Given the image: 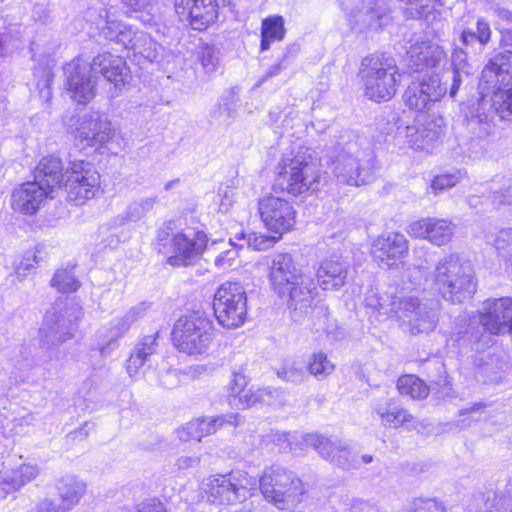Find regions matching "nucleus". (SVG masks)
<instances>
[{
    "label": "nucleus",
    "instance_id": "680f3d73",
    "mask_svg": "<svg viewBox=\"0 0 512 512\" xmlns=\"http://www.w3.org/2000/svg\"><path fill=\"white\" fill-rule=\"evenodd\" d=\"M34 512H68L61 501L44 497L36 503Z\"/></svg>",
    "mask_w": 512,
    "mask_h": 512
},
{
    "label": "nucleus",
    "instance_id": "f257e3e1",
    "mask_svg": "<svg viewBox=\"0 0 512 512\" xmlns=\"http://www.w3.org/2000/svg\"><path fill=\"white\" fill-rule=\"evenodd\" d=\"M64 73L70 96L79 104H86L93 99L97 73L113 83L116 89H121L131 80L125 60L108 52L96 56L91 64L75 58L64 67Z\"/></svg>",
    "mask_w": 512,
    "mask_h": 512
},
{
    "label": "nucleus",
    "instance_id": "f8f14e48",
    "mask_svg": "<svg viewBox=\"0 0 512 512\" xmlns=\"http://www.w3.org/2000/svg\"><path fill=\"white\" fill-rule=\"evenodd\" d=\"M318 179L317 164L311 157L299 153L292 158L285 157L279 163L274 189L296 196L310 189L315 190Z\"/></svg>",
    "mask_w": 512,
    "mask_h": 512
},
{
    "label": "nucleus",
    "instance_id": "a18cd8bd",
    "mask_svg": "<svg viewBox=\"0 0 512 512\" xmlns=\"http://www.w3.org/2000/svg\"><path fill=\"white\" fill-rule=\"evenodd\" d=\"M132 51L153 62L157 61L159 56H161L163 47L153 40L148 33L140 31V33L136 34L132 44Z\"/></svg>",
    "mask_w": 512,
    "mask_h": 512
},
{
    "label": "nucleus",
    "instance_id": "4c0bfd02",
    "mask_svg": "<svg viewBox=\"0 0 512 512\" xmlns=\"http://www.w3.org/2000/svg\"><path fill=\"white\" fill-rule=\"evenodd\" d=\"M57 490L60 501L70 511L86 492V483L73 475L63 476L57 483Z\"/></svg>",
    "mask_w": 512,
    "mask_h": 512
},
{
    "label": "nucleus",
    "instance_id": "a19ab883",
    "mask_svg": "<svg viewBox=\"0 0 512 512\" xmlns=\"http://www.w3.org/2000/svg\"><path fill=\"white\" fill-rule=\"evenodd\" d=\"M104 37L110 41L122 44L126 49L132 50V44L139 30H133L131 26L119 21H106L105 27L102 28Z\"/></svg>",
    "mask_w": 512,
    "mask_h": 512
},
{
    "label": "nucleus",
    "instance_id": "20e7f679",
    "mask_svg": "<svg viewBox=\"0 0 512 512\" xmlns=\"http://www.w3.org/2000/svg\"><path fill=\"white\" fill-rule=\"evenodd\" d=\"M207 245V235L199 228H179L173 221L165 223L157 233L160 253L168 255L172 266H187L200 258Z\"/></svg>",
    "mask_w": 512,
    "mask_h": 512
},
{
    "label": "nucleus",
    "instance_id": "9b49d317",
    "mask_svg": "<svg viewBox=\"0 0 512 512\" xmlns=\"http://www.w3.org/2000/svg\"><path fill=\"white\" fill-rule=\"evenodd\" d=\"M172 336L180 352L203 354L208 351L213 339V323L205 312L193 311L177 320Z\"/></svg>",
    "mask_w": 512,
    "mask_h": 512
},
{
    "label": "nucleus",
    "instance_id": "5701e85b",
    "mask_svg": "<svg viewBox=\"0 0 512 512\" xmlns=\"http://www.w3.org/2000/svg\"><path fill=\"white\" fill-rule=\"evenodd\" d=\"M174 7L180 20L194 30H205L218 18L217 0H174Z\"/></svg>",
    "mask_w": 512,
    "mask_h": 512
},
{
    "label": "nucleus",
    "instance_id": "09e8293b",
    "mask_svg": "<svg viewBox=\"0 0 512 512\" xmlns=\"http://www.w3.org/2000/svg\"><path fill=\"white\" fill-rule=\"evenodd\" d=\"M218 54V51L213 45L202 44L198 47L197 58L200 61L202 68L207 75L214 74L218 69Z\"/></svg>",
    "mask_w": 512,
    "mask_h": 512
},
{
    "label": "nucleus",
    "instance_id": "c9c22d12",
    "mask_svg": "<svg viewBox=\"0 0 512 512\" xmlns=\"http://www.w3.org/2000/svg\"><path fill=\"white\" fill-rule=\"evenodd\" d=\"M34 178V182L43 185L52 194L54 188L66 179L61 159L56 156L42 158L36 167Z\"/></svg>",
    "mask_w": 512,
    "mask_h": 512
},
{
    "label": "nucleus",
    "instance_id": "6ab92c4d",
    "mask_svg": "<svg viewBox=\"0 0 512 512\" xmlns=\"http://www.w3.org/2000/svg\"><path fill=\"white\" fill-rule=\"evenodd\" d=\"M71 134L78 145L96 147L104 145L112 138L113 129L110 121L98 112H92L78 118Z\"/></svg>",
    "mask_w": 512,
    "mask_h": 512
},
{
    "label": "nucleus",
    "instance_id": "f704fd0d",
    "mask_svg": "<svg viewBox=\"0 0 512 512\" xmlns=\"http://www.w3.org/2000/svg\"><path fill=\"white\" fill-rule=\"evenodd\" d=\"M248 380L246 376L240 372H234V378L230 383V399L231 407L237 409H248L260 403L259 387L250 386L247 388Z\"/></svg>",
    "mask_w": 512,
    "mask_h": 512
},
{
    "label": "nucleus",
    "instance_id": "f3484780",
    "mask_svg": "<svg viewBox=\"0 0 512 512\" xmlns=\"http://www.w3.org/2000/svg\"><path fill=\"white\" fill-rule=\"evenodd\" d=\"M68 197L78 204L95 197L100 187V174L94 166L83 160H74L65 170Z\"/></svg>",
    "mask_w": 512,
    "mask_h": 512
},
{
    "label": "nucleus",
    "instance_id": "bb28decb",
    "mask_svg": "<svg viewBox=\"0 0 512 512\" xmlns=\"http://www.w3.org/2000/svg\"><path fill=\"white\" fill-rule=\"evenodd\" d=\"M408 253V241L398 232H387L373 242L371 254L380 265L392 267Z\"/></svg>",
    "mask_w": 512,
    "mask_h": 512
},
{
    "label": "nucleus",
    "instance_id": "0e129e2a",
    "mask_svg": "<svg viewBox=\"0 0 512 512\" xmlns=\"http://www.w3.org/2000/svg\"><path fill=\"white\" fill-rule=\"evenodd\" d=\"M460 179V175L458 174H442L438 175L434 178L432 182V188L434 190H444L446 188H450L455 186Z\"/></svg>",
    "mask_w": 512,
    "mask_h": 512
},
{
    "label": "nucleus",
    "instance_id": "6e6552de",
    "mask_svg": "<svg viewBox=\"0 0 512 512\" xmlns=\"http://www.w3.org/2000/svg\"><path fill=\"white\" fill-rule=\"evenodd\" d=\"M434 288L451 303H463L476 292L471 266L458 255L445 257L433 272Z\"/></svg>",
    "mask_w": 512,
    "mask_h": 512
},
{
    "label": "nucleus",
    "instance_id": "052dcab7",
    "mask_svg": "<svg viewBox=\"0 0 512 512\" xmlns=\"http://www.w3.org/2000/svg\"><path fill=\"white\" fill-rule=\"evenodd\" d=\"M37 255L36 253L28 252L23 258L19 261V263L15 267V274L18 278L23 279L27 276L28 272L35 268V264L37 263Z\"/></svg>",
    "mask_w": 512,
    "mask_h": 512
},
{
    "label": "nucleus",
    "instance_id": "0eeeda50",
    "mask_svg": "<svg viewBox=\"0 0 512 512\" xmlns=\"http://www.w3.org/2000/svg\"><path fill=\"white\" fill-rule=\"evenodd\" d=\"M359 77L365 95L375 102L390 100L401 80L395 59L387 53H375L363 58Z\"/></svg>",
    "mask_w": 512,
    "mask_h": 512
},
{
    "label": "nucleus",
    "instance_id": "39448f33",
    "mask_svg": "<svg viewBox=\"0 0 512 512\" xmlns=\"http://www.w3.org/2000/svg\"><path fill=\"white\" fill-rule=\"evenodd\" d=\"M496 116L498 113L491 98L482 97L469 108L463 120L460 145L470 157L477 158L488 151L498 135Z\"/></svg>",
    "mask_w": 512,
    "mask_h": 512
},
{
    "label": "nucleus",
    "instance_id": "69168bd1",
    "mask_svg": "<svg viewBox=\"0 0 512 512\" xmlns=\"http://www.w3.org/2000/svg\"><path fill=\"white\" fill-rule=\"evenodd\" d=\"M237 256L238 252L236 249L223 251L218 256H216L214 260L215 266L219 269H228L232 267L233 262Z\"/></svg>",
    "mask_w": 512,
    "mask_h": 512
},
{
    "label": "nucleus",
    "instance_id": "a878e982",
    "mask_svg": "<svg viewBox=\"0 0 512 512\" xmlns=\"http://www.w3.org/2000/svg\"><path fill=\"white\" fill-rule=\"evenodd\" d=\"M404 3V13L411 19H423L426 23V34L440 39L448 22L442 18L441 13L435 9L437 0H401Z\"/></svg>",
    "mask_w": 512,
    "mask_h": 512
},
{
    "label": "nucleus",
    "instance_id": "a211bd4d",
    "mask_svg": "<svg viewBox=\"0 0 512 512\" xmlns=\"http://www.w3.org/2000/svg\"><path fill=\"white\" fill-rule=\"evenodd\" d=\"M258 211L265 227L281 236L293 229L296 223V211L286 200L267 196L259 200Z\"/></svg>",
    "mask_w": 512,
    "mask_h": 512
},
{
    "label": "nucleus",
    "instance_id": "f03ea898",
    "mask_svg": "<svg viewBox=\"0 0 512 512\" xmlns=\"http://www.w3.org/2000/svg\"><path fill=\"white\" fill-rule=\"evenodd\" d=\"M269 281L273 291L286 302L294 318H301L312 308L316 284L297 268L289 253H277L269 263Z\"/></svg>",
    "mask_w": 512,
    "mask_h": 512
},
{
    "label": "nucleus",
    "instance_id": "13d9d810",
    "mask_svg": "<svg viewBox=\"0 0 512 512\" xmlns=\"http://www.w3.org/2000/svg\"><path fill=\"white\" fill-rule=\"evenodd\" d=\"M305 375L303 367L296 366L294 363L283 366L277 372V376L279 378L292 383H301L304 380Z\"/></svg>",
    "mask_w": 512,
    "mask_h": 512
},
{
    "label": "nucleus",
    "instance_id": "2eb2a0df",
    "mask_svg": "<svg viewBox=\"0 0 512 512\" xmlns=\"http://www.w3.org/2000/svg\"><path fill=\"white\" fill-rule=\"evenodd\" d=\"M82 316V307L74 302L59 311H48L40 329L42 343L50 348L71 339Z\"/></svg>",
    "mask_w": 512,
    "mask_h": 512
},
{
    "label": "nucleus",
    "instance_id": "774afa93",
    "mask_svg": "<svg viewBox=\"0 0 512 512\" xmlns=\"http://www.w3.org/2000/svg\"><path fill=\"white\" fill-rule=\"evenodd\" d=\"M136 512H167L162 502L156 499H149L142 502Z\"/></svg>",
    "mask_w": 512,
    "mask_h": 512
},
{
    "label": "nucleus",
    "instance_id": "aec40b11",
    "mask_svg": "<svg viewBox=\"0 0 512 512\" xmlns=\"http://www.w3.org/2000/svg\"><path fill=\"white\" fill-rule=\"evenodd\" d=\"M479 322L493 335L507 334L512 330V298H489L479 310Z\"/></svg>",
    "mask_w": 512,
    "mask_h": 512
},
{
    "label": "nucleus",
    "instance_id": "5fc2aeb1",
    "mask_svg": "<svg viewBox=\"0 0 512 512\" xmlns=\"http://www.w3.org/2000/svg\"><path fill=\"white\" fill-rule=\"evenodd\" d=\"M211 117L220 124H228L235 117V104L228 100H221L211 112Z\"/></svg>",
    "mask_w": 512,
    "mask_h": 512
},
{
    "label": "nucleus",
    "instance_id": "de8ad7c7",
    "mask_svg": "<svg viewBox=\"0 0 512 512\" xmlns=\"http://www.w3.org/2000/svg\"><path fill=\"white\" fill-rule=\"evenodd\" d=\"M51 286L62 293H72L78 290L80 282L71 269H61L55 272Z\"/></svg>",
    "mask_w": 512,
    "mask_h": 512
},
{
    "label": "nucleus",
    "instance_id": "6e6d98bb",
    "mask_svg": "<svg viewBox=\"0 0 512 512\" xmlns=\"http://www.w3.org/2000/svg\"><path fill=\"white\" fill-rule=\"evenodd\" d=\"M481 192L488 193L487 197L491 198L495 205H512V181L501 191L483 185Z\"/></svg>",
    "mask_w": 512,
    "mask_h": 512
},
{
    "label": "nucleus",
    "instance_id": "7c9ffc66",
    "mask_svg": "<svg viewBox=\"0 0 512 512\" xmlns=\"http://www.w3.org/2000/svg\"><path fill=\"white\" fill-rule=\"evenodd\" d=\"M397 389L401 395L410 396L412 399H423L429 393L436 398H444L451 394L452 388L446 378L426 385L415 375L401 376L397 381Z\"/></svg>",
    "mask_w": 512,
    "mask_h": 512
},
{
    "label": "nucleus",
    "instance_id": "393cba45",
    "mask_svg": "<svg viewBox=\"0 0 512 512\" xmlns=\"http://www.w3.org/2000/svg\"><path fill=\"white\" fill-rule=\"evenodd\" d=\"M406 54L407 66L411 72L438 69L445 61L443 48L436 42L425 40L422 36L414 39Z\"/></svg>",
    "mask_w": 512,
    "mask_h": 512
},
{
    "label": "nucleus",
    "instance_id": "79ce46f5",
    "mask_svg": "<svg viewBox=\"0 0 512 512\" xmlns=\"http://www.w3.org/2000/svg\"><path fill=\"white\" fill-rule=\"evenodd\" d=\"M281 236H269L262 233H251L248 236L244 232H239L234 235V237L229 239L231 245L235 248H242L243 244H240L238 241H243L247 244L248 247L257 250L264 251L268 250L274 246V244L280 239Z\"/></svg>",
    "mask_w": 512,
    "mask_h": 512
},
{
    "label": "nucleus",
    "instance_id": "9d476101",
    "mask_svg": "<svg viewBox=\"0 0 512 512\" xmlns=\"http://www.w3.org/2000/svg\"><path fill=\"white\" fill-rule=\"evenodd\" d=\"M454 49L452 60L455 64H463L477 60L491 41L492 30L489 22L483 17L468 15L467 20L454 27Z\"/></svg>",
    "mask_w": 512,
    "mask_h": 512
},
{
    "label": "nucleus",
    "instance_id": "4be33fe9",
    "mask_svg": "<svg viewBox=\"0 0 512 512\" xmlns=\"http://www.w3.org/2000/svg\"><path fill=\"white\" fill-rule=\"evenodd\" d=\"M353 29H379L383 25L386 11L375 0H339Z\"/></svg>",
    "mask_w": 512,
    "mask_h": 512
},
{
    "label": "nucleus",
    "instance_id": "7ed1b4c3",
    "mask_svg": "<svg viewBox=\"0 0 512 512\" xmlns=\"http://www.w3.org/2000/svg\"><path fill=\"white\" fill-rule=\"evenodd\" d=\"M366 304L381 315L395 316L407 323L412 334L429 333L438 321L437 303L434 300L420 302L413 295L370 296L366 298Z\"/></svg>",
    "mask_w": 512,
    "mask_h": 512
},
{
    "label": "nucleus",
    "instance_id": "4d7b16f0",
    "mask_svg": "<svg viewBox=\"0 0 512 512\" xmlns=\"http://www.w3.org/2000/svg\"><path fill=\"white\" fill-rule=\"evenodd\" d=\"M494 246L503 257L512 255V228L500 230L494 239Z\"/></svg>",
    "mask_w": 512,
    "mask_h": 512
},
{
    "label": "nucleus",
    "instance_id": "ddd939ff",
    "mask_svg": "<svg viewBox=\"0 0 512 512\" xmlns=\"http://www.w3.org/2000/svg\"><path fill=\"white\" fill-rule=\"evenodd\" d=\"M256 487V477L243 470H234L209 477L205 484V492L209 502L229 505L244 502L252 496V491Z\"/></svg>",
    "mask_w": 512,
    "mask_h": 512
},
{
    "label": "nucleus",
    "instance_id": "ea45409f",
    "mask_svg": "<svg viewBox=\"0 0 512 512\" xmlns=\"http://www.w3.org/2000/svg\"><path fill=\"white\" fill-rule=\"evenodd\" d=\"M284 23V18L280 15H270L262 20L261 51L268 50L272 42L284 39L286 33Z\"/></svg>",
    "mask_w": 512,
    "mask_h": 512
},
{
    "label": "nucleus",
    "instance_id": "bf43d9fd",
    "mask_svg": "<svg viewBox=\"0 0 512 512\" xmlns=\"http://www.w3.org/2000/svg\"><path fill=\"white\" fill-rule=\"evenodd\" d=\"M35 76L39 78L37 81V87L40 91L41 96L45 99H49L51 96L50 84L53 79V73L51 69L47 67L43 69H38L35 72Z\"/></svg>",
    "mask_w": 512,
    "mask_h": 512
},
{
    "label": "nucleus",
    "instance_id": "603ef678",
    "mask_svg": "<svg viewBox=\"0 0 512 512\" xmlns=\"http://www.w3.org/2000/svg\"><path fill=\"white\" fill-rule=\"evenodd\" d=\"M419 125H410L405 127V138L409 146L415 150L429 151L431 145L429 141L424 138V133Z\"/></svg>",
    "mask_w": 512,
    "mask_h": 512
},
{
    "label": "nucleus",
    "instance_id": "864d4df0",
    "mask_svg": "<svg viewBox=\"0 0 512 512\" xmlns=\"http://www.w3.org/2000/svg\"><path fill=\"white\" fill-rule=\"evenodd\" d=\"M125 6H127L133 12H140L141 16L139 19L144 24H151L153 21V15L151 13L153 9V0H121Z\"/></svg>",
    "mask_w": 512,
    "mask_h": 512
},
{
    "label": "nucleus",
    "instance_id": "c756f323",
    "mask_svg": "<svg viewBox=\"0 0 512 512\" xmlns=\"http://www.w3.org/2000/svg\"><path fill=\"white\" fill-rule=\"evenodd\" d=\"M372 413L385 428H399L414 421L415 417L393 397H380L372 402Z\"/></svg>",
    "mask_w": 512,
    "mask_h": 512
},
{
    "label": "nucleus",
    "instance_id": "e433bc0d",
    "mask_svg": "<svg viewBox=\"0 0 512 512\" xmlns=\"http://www.w3.org/2000/svg\"><path fill=\"white\" fill-rule=\"evenodd\" d=\"M149 307L150 304L147 302L138 303L130 308L122 318L118 319L112 328V336L114 339L98 347L100 354L102 356L108 355L115 348V339L125 334L137 319L146 315Z\"/></svg>",
    "mask_w": 512,
    "mask_h": 512
},
{
    "label": "nucleus",
    "instance_id": "3c124183",
    "mask_svg": "<svg viewBox=\"0 0 512 512\" xmlns=\"http://www.w3.org/2000/svg\"><path fill=\"white\" fill-rule=\"evenodd\" d=\"M334 370V364L327 358L326 354L319 352L312 355L308 371L316 377H326Z\"/></svg>",
    "mask_w": 512,
    "mask_h": 512
},
{
    "label": "nucleus",
    "instance_id": "8fccbe9b",
    "mask_svg": "<svg viewBox=\"0 0 512 512\" xmlns=\"http://www.w3.org/2000/svg\"><path fill=\"white\" fill-rule=\"evenodd\" d=\"M157 203V197H146L130 203L126 209V219L129 221H138L145 217Z\"/></svg>",
    "mask_w": 512,
    "mask_h": 512
},
{
    "label": "nucleus",
    "instance_id": "49530a36",
    "mask_svg": "<svg viewBox=\"0 0 512 512\" xmlns=\"http://www.w3.org/2000/svg\"><path fill=\"white\" fill-rule=\"evenodd\" d=\"M419 126L422 130L421 133H424V138L429 141L431 146L441 139L445 132V120L441 116L429 115Z\"/></svg>",
    "mask_w": 512,
    "mask_h": 512
},
{
    "label": "nucleus",
    "instance_id": "b1692460",
    "mask_svg": "<svg viewBox=\"0 0 512 512\" xmlns=\"http://www.w3.org/2000/svg\"><path fill=\"white\" fill-rule=\"evenodd\" d=\"M447 92L438 74L414 82L408 86L404 93L405 104L413 110L424 111L439 101Z\"/></svg>",
    "mask_w": 512,
    "mask_h": 512
},
{
    "label": "nucleus",
    "instance_id": "58836bf2",
    "mask_svg": "<svg viewBox=\"0 0 512 512\" xmlns=\"http://www.w3.org/2000/svg\"><path fill=\"white\" fill-rule=\"evenodd\" d=\"M482 80L497 88V91L494 92L491 99L495 105L499 118L512 121V82L509 84L496 80L490 82L483 77Z\"/></svg>",
    "mask_w": 512,
    "mask_h": 512
},
{
    "label": "nucleus",
    "instance_id": "c03bdc74",
    "mask_svg": "<svg viewBox=\"0 0 512 512\" xmlns=\"http://www.w3.org/2000/svg\"><path fill=\"white\" fill-rule=\"evenodd\" d=\"M453 69L451 71H447L443 73L439 78L442 81V84L447 87V91L449 90L450 97H455L460 86L465 83L470 75V67L469 62L463 64H455L452 62Z\"/></svg>",
    "mask_w": 512,
    "mask_h": 512
},
{
    "label": "nucleus",
    "instance_id": "c85d7f7f",
    "mask_svg": "<svg viewBox=\"0 0 512 512\" xmlns=\"http://www.w3.org/2000/svg\"><path fill=\"white\" fill-rule=\"evenodd\" d=\"M50 192L38 182H26L14 189L11 206L14 211L24 215L35 214L45 203Z\"/></svg>",
    "mask_w": 512,
    "mask_h": 512
},
{
    "label": "nucleus",
    "instance_id": "2f4dec72",
    "mask_svg": "<svg viewBox=\"0 0 512 512\" xmlns=\"http://www.w3.org/2000/svg\"><path fill=\"white\" fill-rule=\"evenodd\" d=\"M241 417L239 414L231 413L228 415H219L213 418H201L188 422L180 431L179 437L182 440L201 438L215 433L224 425H238Z\"/></svg>",
    "mask_w": 512,
    "mask_h": 512
},
{
    "label": "nucleus",
    "instance_id": "dca6fc26",
    "mask_svg": "<svg viewBox=\"0 0 512 512\" xmlns=\"http://www.w3.org/2000/svg\"><path fill=\"white\" fill-rule=\"evenodd\" d=\"M497 28L506 46L512 47V12L505 8H497ZM487 81H500L505 84L512 82V51L498 53L489 59L482 70Z\"/></svg>",
    "mask_w": 512,
    "mask_h": 512
},
{
    "label": "nucleus",
    "instance_id": "473e14b6",
    "mask_svg": "<svg viewBox=\"0 0 512 512\" xmlns=\"http://www.w3.org/2000/svg\"><path fill=\"white\" fill-rule=\"evenodd\" d=\"M348 263L339 256L323 260L316 271L317 281L324 290H338L346 282Z\"/></svg>",
    "mask_w": 512,
    "mask_h": 512
},
{
    "label": "nucleus",
    "instance_id": "423d86ee",
    "mask_svg": "<svg viewBox=\"0 0 512 512\" xmlns=\"http://www.w3.org/2000/svg\"><path fill=\"white\" fill-rule=\"evenodd\" d=\"M331 168L338 182L360 186L373 180L378 165L372 149H362L358 142L349 141L335 148Z\"/></svg>",
    "mask_w": 512,
    "mask_h": 512
},
{
    "label": "nucleus",
    "instance_id": "412c9836",
    "mask_svg": "<svg viewBox=\"0 0 512 512\" xmlns=\"http://www.w3.org/2000/svg\"><path fill=\"white\" fill-rule=\"evenodd\" d=\"M303 441L316 449L319 455L343 469H351L357 466L356 455L350 445L342 440H333L318 433H307Z\"/></svg>",
    "mask_w": 512,
    "mask_h": 512
},
{
    "label": "nucleus",
    "instance_id": "cd10ccee",
    "mask_svg": "<svg viewBox=\"0 0 512 512\" xmlns=\"http://www.w3.org/2000/svg\"><path fill=\"white\" fill-rule=\"evenodd\" d=\"M407 233L411 237L424 238L432 244L442 246L448 243L454 234L452 222L438 218H423L411 222Z\"/></svg>",
    "mask_w": 512,
    "mask_h": 512
},
{
    "label": "nucleus",
    "instance_id": "e2e57ef3",
    "mask_svg": "<svg viewBox=\"0 0 512 512\" xmlns=\"http://www.w3.org/2000/svg\"><path fill=\"white\" fill-rule=\"evenodd\" d=\"M412 512H445V508L434 499H418Z\"/></svg>",
    "mask_w": 512,
    "mask_h": 512
},
{
    "label": "nucleus",
    "instance_id": "1a4fd4ad",
    "mask_svg": "<svg viewBox=\"0 0 512 512\" xmlns=\"http://www.w3.org/2000/svg\"><path fill=\"white\" fill-rule=\"evenodd\" d=\"M263 498L280 510H287L302 501L305 488L297 475L279 465L266 468L257 480Z\"/></svg>",
    "mask_w": 512,
    "mask_h": 512
},
{
    "label": "nucleus",
    "instance_id": "72a5a7b5",
    "mask_svg": "<svg viewBox=\"0 0 512 512\" xmlns=\"http://www.w3.org/2000/svg\"><path fill=\"white\" fill-rule=\"evenodd\" d=\"M158 332L146 335L136 344L130 357L127 360L126 369L128 374L133 377L141 367L151 362L158 356Z\"/></svg>",
    "mask_w": 512,
    "mask_h": 512
},
{
    "label": "nucleus",
    "instance_id": "37998d69",
    "mask_svg": "<svg viewBox=\"0 0 512 512\" xmlns=\"http://www.w3.org/2000/svg\"><path fill=\"white\" fill-rule=\"evenodd\" d=\"M39 473L37 465L21 464L15 469L6 471L3 475V482L13 490H19L21 487L31 482Z\"/></svg>",
    "mask_w": 512,
    "mask_h": 512
},
{
    "label": "nucleus",
    "instance_id": "338daca9",
    "mask_svg": "<svg viewBox=\"0 0 512 512\" xmlns=\"http://www.w3.org/2000/svg\"><path fill=\"white\" fill-rule=\"evenodd\" d=\"M281 392L272 387H259L260 404H273L280 396Z\"/></svg>",
    "mask_w": 512,
    "mask_h": 512
},
{
    "label": "nucleus",
    "instance_id": "4468645a",
    "mask_svg": "<svg viewBox=\"0 0 512 512\" xmlns=\"http://www.w3.org/2000/svg\"><path fill=\"white\" fill-rule=\"evenodd\" d=\"M213 309L218 323L225 328H238L247 315V294L240 282L227 281L216 290Z\"/></svg>",
    "mask_w": 512,
    "mask_h": 512
}]
</instances>
